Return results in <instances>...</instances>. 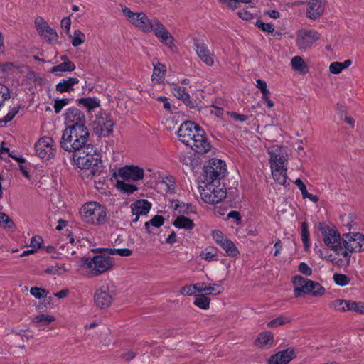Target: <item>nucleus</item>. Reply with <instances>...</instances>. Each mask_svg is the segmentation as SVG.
<instances>
[{
    "label": "nucleus",
    "instance_id": "61",
    "mask_svg": "<svg viewBox=\"0 0 364 364\" xmlns=\"http://www.w3.org/2000/svg\"><path fill=\"white\" fill-rule=\"evenodd\" d=\"M182 101L186 106H188L190 108L198 109V110H200L199 108H198L196 101L192 100L188 93L183 97Z\"/></svg>",
    "mask_w": 364,
    "mask_h": 364
},
{
    "label": "nucleus",
    "instance_id": "16",
    "mask_svg": "<svg viewBox=\"0 0 364 364\" xmlns=\"http://www.w3.org/2000/svg\"><path fill=\"white\" fill-rule=\"evenodd\" d=\"M152 204L146 199H139L131 204V211L132 214H137L138 215H147L151 208Z\"/></svg>",
    "mask_w": 364,
    "mask_h": 364
},
{
    "label": "nucleus",
    "instance_id": "60",
    "mask_svg": "<svg viewBox=\"0 0 364 364\" xmlns=\"http://www.w3.org/2000/svg\"><path fill=\"white\" fill-rule=\"evenodd\" d=\"M287 154L285 151L282 148V151H280L278 154L276 163L274 164L272 168H276L275 165H280L284 167V164L287 161L286 159Z\"/></svg>",
    "mask_w": 364,
    "mask_h": 364
},
{
    "label": "nucleus",
    "instance_id": "22",
    "mask_svg": "<svg viewBox=\"0 0 364 364\" xmlns=\"http://www.w3.org/2000/svg\"><path fill=\"white\" fill-rule=\"evenodd\" d=\"M77 105H82L88 112L100 106V100L97 97H81L76 100Z\"/></svg>",
    "mask_w": 364,
    "mask_h": 364
},
{
    "label": "nucleus",
    "instance_id": "23",
    "mask_svg": "<svg viewBox=\"0 0 364 364\" xmlns=\"http://www.w3.org/2000/svg\"><path fill=\"white\" fill-rule=\"evenodd\" d=\"M276 168H272V174L274 181L277 183L287 186V168L280 165H275Z\"/></svg>",
    "mask_w": 364,
    "mask_h": 364
},
{
    "label": "nucleus",
    "instance_id": "32",
    "mask_svg": "<svg viewBox=\"0 0 364 364\" xmlns=\"http://www.w3.org/2000/svg\"><path fill=\"white\" fill-rule=\"evenodd\" d=\"M196 299L193 304L197 307L206 310L210 307V299L203 294L195 295Z\"/></svg>",
    "mask_w": 364,
    "mask_h": 364
},
{
    "label": "nucleus",
    "instance_id": "35",
    "mask_svg": "<svg viewBox=\"0 0 364 364\" xmlns=\"http://www.w3.org/2000/svg\"><path fill=\"white\" fill-rule=\"evenodd\" d=\"M357 217L355 215L350 213L348 215L347 221L343 223V226H346L349 230L348 232H357L359 230L358 223L356 222Z\"/></svg>",
    "mask_w": 364,
    "mask_h": 364
},
{
    "label": "nucleus",
    "instance_id": "37",
    "mask_svg": "<svg viewBox=\"0 0 364 364\" xmlns=\"http://www.w3.org/2000/svg\"><path fill=\"white\" fill-rule=\"evenodd\" d=\"M55 321V317L51 315L47 314H39L34 317L33 322L35 323L40 324L41 326H48L51 322Z\"/></svg>",
    "mask_w": 364,
    "mask_h": 364
},
{
    "label": "nucleus",
    "instance_id": "52",
    "mask_svg": "<svg viewBox=\"0 0 364 364\" xmlns=\"http://www.w3.org/2000/svg\"><path fill=\"white\" fill-rule=\"evenodd\" d=\"M59 72H73L76 67L73 61H68L58 65Z\"/></svg>",
    "mask_w": 364,
    "mask_h": 364
},
{
    "label": "nucleus",
    "instance_id": "33",
    "mask_svg": "<svg viewBox=\"0 0 364 364\" xmlns=\"http://www.w3.org/2000/svg\"><path fill=\"white\" fill-rule=\"evenodd\" d=\"M116 187L117 189L127 194H132L137 190L136 186L127 183L119 179H117Z\"/></svg>",
    "mask_w": 364,
    "mask_h": 364
},
{
    "label": "nucleus",
    "instance_id": "46",
    "mask_svg": "<svg viewBox=\"0 0 364 364\" xmlns=\"http://www.w3.org/2000/svg\"><path fill=\"white\" fill-rule=\"evenodd\" d=\"M108 255H118L122 257H129L132 254V250L128 248L115 249L108 248Z\"/></svg>",
    "mask_w": 364,
    "mask_h": 364
},
{
    "label": "nucleus",
    "instance_id": "9",
    "mask_svg": "<svg viewBox=\"0 0 364 364\" xmlns=\"http://www.w3.org/2000/svg\"><path fill=\"white\" fill-rule=\"evenodd\" d=\"M65 124H68L69 134L75 132V129L85 128L86 117L82 111L76 107L68 108L63 114Z\"/></svg>",
    "mask_w": 364,
    "mask_h": 364
},
{
    "label": "nucleus",
    "instance_id": "59",
    "mask_svg": "<svg viewBox=\"0 0 364 364\" xmlns=\"http://www.w3.org/2000/svg\"><path fill=\"white\" fill-rule=\"evenodd\" d=\"M229 115L234 121L236 122H242L249 119V117L247 115L239 114L235 112H229Z\"/></svg>",
    "mask_w": 364,
    "mask_h": 364
},
{
    "label": "nucleus",
    "instance_id": "11",
    "mask_svg": "<svg viewBox=\"0 0 364 364\" xmlns=\"http://www.w3.org/2000/svg\"><path fill=\"white\" fill-rule=\"evenodd\" d=\"M321 34L315 30H301L296 38V46L299 50H306L319 40Z\"/></svg>",
    "mask_w": 364,
    "mask_h": 364
},
{
    "label": "nucleus",
    "instance_id": "21",
    "mask_svg": "<svg viewBox=\"0 0 364 364\" xmlns=\"http://www.w3.org/2000/svg\"><path fill=\"white\" fill-rule=\"evenodd\" d=\"M79 82L77 77H68V79H63L60 82L55 85V90L60 93L70 92L74 90V85Z\"/></svg>",
    "mask_w": 364,
    "mask_h": 364
},
{
    "label": "nucleus",
    "instance_id": "47",
    "mask_svg": "<svg viewBox=\"0 0 364 364\" xmlns=\"http://www.w3.org/2000/svg\"><path fill=\"white\" fill-rule=\"evenodd\" d=\"M151 27V31H153L156 37L167 30L157 18L152 19Z\"/></svg>",
    "mask_w": 364,
    "mask_h": 364
},
{
    "label": "nucleus",
    "instance_id": "34",
    "mask_svg": "<svg viewBox=\"0 0 364 364\" xmlns=\"http://www.w3.org/2000/svg\"><path fill=\"white\" fill-rule=\"evenodd\" d=\"M0 226L5 229H8L9 231H14L16 225L14 221L9 218L8 215L3 212H0Z\"/></svg>",
    "mask_w": 364,
    "mask_h": 364
},
{
    "label": "nucleus",
    "instance_id": "51",
    "mask_svg": "<svg viewBox=\"0 0 364 364\" xmlns=\"http://www.w3.org/2000/svg\"><path fill=\"white\" fill-rule=\"evenodd\" d=\"M282 147L279 146H273L269 151V154L270 155L269 162L271 164V168H272V166H274V164L276 163L278 154L280 151H282Z\"/></svg>",
    "mask_w": 364,
    "mask_h": 364
},
{
    "label": "nucleus",
    "instance_id": "10",
    "mask_svg": "<svg viewBox=\"0 0 364 364\" xmlns=\"http://www.w3.org/2000/svg\"><path fill=\"white\" fill-rule=\"evenodd\" d=\"M55 143L50 136L41 137L35 144L36 155L42 159L49 160L55 153Z\"/></svg>",
    "mask_w": 364,
    "mask_h": 364
},
{
    "label": "nucleus",
    "instance_id": "39",
    "mask_svg": "<svg viewBox=\"0 0 364 364\" xmlns=\"http://www.w3.org/2000/svg\"><path fill=\"white\" fill-rule=\"evenodd\" d=\"M291 322V318L285 316H279L272 319L267 323V326L271 328H277L278 326L289 323Z\"/></svg>",
    "mask_w": 364,
    "mask_h": 364
},
{
    "label": "nucleus",
    "instance_id": "20",
    "mask_svg": "<svg viewBox=\"0 0 364 364\" xmlns=\"http://www.w3.org/2000/svg\"><path fill=\"white\" fill-rule=\"evenodd\" d=\"M172 208L178 210L180 215H189L196 213V208L191 203H184L178 199H173L171 201Z\"/></svg>",
    "mask_w": 364,
    "mask_h": 364
},
{
    "label": "nucleus",
    "instance_id": "24",
    "mask_svg": "<svg viewBox=\"0 0 364 364\" xmlns=\"http://www.w3.org/2000/svg\"><path fill=\"white\" fill-rule=\"evenodd\" d=\"M173 225L176 228L191 230L194 228L195 224L193 220L184 215H178L172 223Z\"/></svg>",
    "mask_w": 364,
    "mask_h": 364
},
{
    "label": "nucleus",
    "instance_id": "49",
    "mask_svg": "<svg viewBox=\"0 0 364 364\" xmlns=\"http://www.w3.org/2000/svg\"><path fill=\"white\" fill-rule=\"evenodd\" d=\"M30 293L36 299H41L46 297L48 294V291L43 287H33L30 289Z\"/></svg>",
    "mask_w": 364,
    "mask_h": 364
},
{
    "label": "nucleus",
    "instance_id": "14",
    "mask_svg": "<svg viewBox=\"0 0 364 364\" xmlns=\"http://www.w3.org/2000/svg\"><path fill=\"white\" fill-rule=\"evenodd\" d=\"M193 46L198 56L201 59V60L209 66L213 64L214 61L213 58L210 56V50L203 42H201L198 39H194Z\"/></svg>",
    "mask_w": 364,
    "mask_h": 364
},
{
    "label": "nucleus",
    "instance_id": "7",
    "mask_svg": "<svg viewBox=\"0 0 364 364\" xmlns=\"http://www.w3.org/2000/svg\"><path fill=\"white\" fill-rule=\"evenodd\" d=\"M363 234L358 232L343 233V257L346 259V267L349 265V252H361Z\"/></svg>",
    "mask_w": 364,
    "mask_h": 364
},
{
    "label": "nucleus",
    "instance_id": "48",
    "mask_svg": "<svg viewBox=\"0 0 364 364\" xmlns=\"http://www.w3.org/2000/svg\"><path fill=\"white\" fill-rule=\"evenodd\" d=\"M85 41V34L79 30L74 31V36L72 39V45L74 47H77L83 43Z\"/></svg>",
    "mask_w": 364,
    "mask_h": 364
},
{
    "label": "nucleus",
    "instance_id": "62",
    "mask_svg": "<svg viewBox=\"0 0 364 364\" xmlns=\"http://www.w3.org/2000/svg\"><path fill=\"white\" fill-rule=\"evenodd\" d=\"M228 218H232L235 220L236 225H240L242 223V217L240 212L232 210L228 214Z\"/></svg>",
    "mask_w": 364,
    "mask_h": 364
},
{
    "label": "nucleus",
    "instance_id": "12",
    "mask_svg": "<svg viewBox=\"0 0 364 364\" xmlns=\"http://www.w3.org/2000/svg\"><path fill=\"white\" fill-rule=\"evenodd\" d=\"M144 171L138 166H125L119 169L118 173L114 172L112 177L117 178L120 176L124 180H132L137 181L144 178Z\"/></svg>",
    "mask_w": 364,
    "mask_h": 364
},
{
    "label": "nucleus",
    "instance_id": "8",
    "mask_svg": "<svg viewBox=\"0 0 364 364\" xmlns=\"http://www.w3.org/2000/svg\"><path fill=\"white\" fill-rule=\"evenodd\" d=\"M227 172L226 164L224 161L216 158L208 160V164L203 167V176L205 180H210V182L223 179Z\"/></svg>",
    "mask_w": 364,
    "mask_h": 364
},
{
    "label": "nucleus",
    "instance_id": "56",
    "mask_svg": "<svg viewBox=\"0 0 364 364\" xmlns=\"http://www.w3.org/2000/svg\"><path fill=\"white\" fill-rule=\"evenodd\" d=\"M164 218L161 215H154L151 220H150V224L153 227L156 228H160L161 227L164 223Z\"/></svg>",
    "mask_w": 364,
    "mask_h": 364
},
{
    "label": "nucleus",
    "instance_id": "38",
    "mask_svg": "<svg viewBox=\"0 0 364 364\" xmlns=\"http://www.w3.org/2000/svg\"><path fill=\"white\" fill-rule=\"evenodd\" d=\"M35 26L40 36L42 38H47V34L44 33L43 29L45 28H48L49 31L50 30V27L48 23L45 21L43 18L38 17L35 20Z\"/></svg>",
    "mask_w": 364,
    "mask_h": 364
},
{
    "label": "nucleus",
    "instance_id": "15",
    "mask_svg": "<svg viewBox=\"0 0 364 364\" xmlns=\"http://www.w3.org/2000/svg\"><path fill=\"white\" fill-rule=\"evenodd\" d=\"M95 303L97 307L104 309L109 306L112 303L113 298L109 294V289L100 288L97 290L94 296Z\"/></svg>",
    "mask_w": 364,
    "mask_h": 364
},
{
    "label": "nucleus",
    "instance_id": "19",
    "mask_svg": "<svg viewBox=\"0 0 364 364\" xmlns=\"http://www.w3.org/2000/svg\"><path fill=\"white\" fill-rule=\"evenodd\" d=\"M274 342V336L271 331H263L257 336L255 346L259 348H269Z\"/></svg>",
    "mask_w": 364,
    "mask_h": 364
},
{
    "label": "nucleus",
    "instance_id": "30",
    "mask_svg": "<svg viewBox=\"0 0 364 364\" xmlns=\"http://www.w3.org/2000/svg\"><path fill=\"white\" fill-rule=\"evenodd\" d=\"M225 198L228 199V202L230 207H236V204L240 200L239 190L237 188H229L227 190V196Z\"/></svg>",
    "mask_w": 364,
    "mask_h": 364
},
{
    "label": "nucleus",
    "instance_id": "64",
    "mask_svg": "<svg viewBox=\"0 0 364 364\" xmlns=\"http://www.w3.org/2000/svg\"><path fill=\"white\" fill-rule=\"evenodd\" d=\"M330 72L333 74H339L341 73V62H333L330 65Z\"/></svg>",
    "mask_w": 364,
    "mask_h": 364
},
{
    "label": "nucleus",
    "instance_id": "63",
    "mask_svg": "<svg viewBox=\"0 0 364 364\" xmlns=\"http://www.w3.org/2000/svg\"><path fill=\"white\" fill-rule=\"evenodd\" d=\"M237 15L240 18L245 21H250L255 17V16L252 14H251L246 9H242V11H238Z\"/></svg>",
    "mask_w": 364,
    "mask_h": 364
},
{
    "label": "nucleus",
    "instance_id": "44",
    "mask_svg": "<svg viewBox=\"0 0 364 364\" xmlns=\"http://www.w3.org/2000/svg\"><path fill=\"white\" fill-rule=\"evenodd\" d=\"M255 26L264 32L271 34L274 31V25L263 22L260 18H257Z\"/></svg>",
    "mask_w": 364,
    "mask_h": 364
},
{
    "label": "nucleus",
    "instance_id": "57",
    "mask_svg": "<svg viewBox=\"0 0 364 364\" xmlns=\"http://www.w3.org/2000/svg\"><path fill=\"white\" fill-rule=\"evenodd\" d=\"M105 126H104V137H106L113 132V127L114 124L112 119H106V121H105Z\"/></svg>",
    "mask_w": 364,
    "mask_h": 364
},
{
    "label": "nucleus",
    "instance_id": "43",
    "mask_svg": "<svg viewBox=\"0 0 364 364\" xmlns=\"http://www.w3.org/2000/svg\"><path fill=\"white\" fill-rule=\"evenodd\" d=\"M151 22L152 20H150L148 16L144 13H143L141 19L139 21V28H140L144 32H150L152 28Z\"/></svg>",
    "mask_w": 364,
    "mask_h": 364
},
{
    "label": "nucleus",
    "instance_id": "3",
    "mask_svg": "<svg viewBox=\"0 0 364 364\" xmlns=\"http://www.w3.org/2000/svg\"><path fill=\"white\" fill-rule=\"evenodd\" d=\"M316 228L321 231L323 237L324 243L328 247H331V251L333 250L336 255H338V250H341V242H339L341 236L335 226H330L325 222H320ZM315 251L318 254L321 258L328 261L331 259L333 254L330 253L329 250L325 249L324 250H322L321 249L316 250L315 248Z\"/></svg>",
    "mask_w": 364,
    "mask_h": 364
},
{
    "label": "nucleus",
    "instance_id": "58",
    "mask_svg": "<svg viewBox=\"0 0 364 364\" xmlns=\"http://www.w3.org/2000/svg\"><path fill=\"white\" fill-rule=\"evenodd\" d=\"M298 270L301 274L306 276H311L312 274V269L305 262H301L298 266Z\"/></svg>",
    "mask_w": 364,
    "mask_h": 364
},
{
    "label": "nucleus",
    "instance_id": "25",
    "mask_svg": "<svg viewBox=\"0 0 364 364\" xmlns=\"http://www.w3.org/2000/svg\"><path fill=\"white\" fill-rule=\"evenodd\" d=\"M307 286H306V294H311L314 296H320L324 294L325 289L324 287L318 282L310 280L307 281Z\"/></svg>",
    "mask_w": 364,
    "mask_h": 364
},
{
    "label": "nucleus",
    "instance_id": "6",
    "mask_svg": "<svg viewBox=\"0 0 364 364\" xmlns=\"http://www.w3.org/2000/svg\"><path fill=\"white\" fill-rule=\"evenodd\" d=\"M84 220L94 225H104L107 220V208L98 202L86 203L82 208Z\"/></svg>",
    "mask_w": 364,
    "mask_h": 364
},
{
    "label": "nucleus",
    "instance_id": "4",
    "mask_svg": "<svg viewBox=\"0 0 364 364\" xmlns=\"http://www.w3.org/2000/svg\"><path fill=\"white\" fill-rule=\"evenodd\" d=\"M80 267L89 269L90 277H95L102 274L114 264V259L106 255H96L93 257H84L81 259Z\"/></svg>",
    "mask_w": 364,
    "mask_h": 364
},
{
    "label": "nucleus",
    "instance_id": "1",
    "mask_svg": "<svg viewBox=\"0 0 364 364\" xmlns=\"http://www.w3.org/2000/svg\"><path fill=\"white\" fill-rule=\"evenodd\" d=\"M90 132L87 127L75 129L70 136L68 126L63 132L60 146L72 153L70 156L72 164L81 169L90 170L88 176H99L103 171L101 154L93 145L87 144Z\"/></svg>",
    "mask_w": 364,
    "mask_h": 364
},
{
    "label": "nucleus",
    "instance_id": "26",
    "mask_svg": "<svg viewBox=\"0 0 364 364\" xmlns=\"http://www.w3.org/2000/svg\"><path fill=\"white\" fill-rule=\"evenodd\" d=\"M343 311H353L360 314H364V303L361 301H354L351 300L343 299Z\"/></svg>",
    "mask_w": 364,
    "mask_h": 364
},
{
    "label": "nucleus",
    "instance_id": "5",
    "mask_svg": "<svg viewBox=\"0 0 364 364\" xmlns=\"http://www.w3.org/2000/svg\"><path fill=\"white\" fill-rule=\"evenodd\" d=\"M204 188L199 187L200 194L202 200L208 204H216L225 199L227 196V188L223 184L220 187V182L216 181L210 182V180H205Z\"/></svg>",
    "mask_w": 364,
    "mask_h": 364
},
{
    "label": "nucleus",
    "instance_id": "53",
    "mask_svg": "<svg viewBox=\"0 0 364 364\" xmlns=\"http://www.w3.org/2000/svg\"><path fill=\"white\" fill-rule=\"evenodd\" d=\"M43 239L40 235H35L33 236L31 240V244L30 246L33 247V249L36 250H41L44 247L43 245Z\"/></svg>",
    "mask_w": 364,
    "mask_h": 364
},
{
    "label": "nucleus",
    "instance_id": "45",
    "mask_svg": "<svg viewBox=\"0 0 364 364\" xmlns=\"http://www.w3.org/2000/svg\"><path fill=\"white\" fill-rule=\"evenodd\" d=\"M201 256L206 261H218V257L217 255V250L214 248L211 249H205L204 251L202 252Z\"/></svg>",
    "mask_w": 364,
    "mask_h": 364
},
{
    "label": "nucleus",
    "instance_id": "42",
    "mask_svg": "<svg viewBox=\"0 0 364 364\" xmlns=\"http://www.w3.org/2000/svg\"><path fill=\"white\" fill-rule=\"evenodd\" d=\"M21 108V105H18L16 107H12L9 112L2 119H0V122L7 124L11 122L15 116L18 114Z\"/></svg>",
    "mask_w": 364,
    "mask_h": 364
},
{
    "label": "nucleus",
    "instance_id": "27",
    "mask_svg": "<svg viewBox=\"0 0 364 364\" xmlns=\"http://www.w3.org/2000/svg\"><path fill=\"white\" fill-rule=\"evenodd\" d=\"M226 252L228 256L237 258L240 256V253L235 243L228 237L224 240L220 245Z\"/></svg>",
    "mask_w": 364,
    "mask_h": 364
},
{
    "label": "nucleus",
    "instance_id": "40",
    "mask_svg": "<svg viewBox=\"0 0 364 364\" xmlns=\"http://www.w3.org/2000/svg\"><path fill=\"white\" fill-rule=\"evenodd\" d=\"M101 119H96L93 122V132L100 137H104V126H105V119L101 117Z\"/></svg>",
    "mask_w": 364,
    "mask_h": 364
},
{
    "label": "nucleus",
    "instance_id": "13",
    "mask_svg": "<svg viewBox=\"0 0 364 364\" xmlns=\"http://www.w3.org/2000/svg\"><path fill=\"white\" fill-rule=\"evenodd\" d=\"M296 356L294 349L288 348L271 355L268 359V364H287Z\"/></svg>",
    "mask_w": 364,
    "mask_h": 364
},
{
    "label": "nucleus",
    "instance_id": "28",
    "mask_svg": "<svg viewBox=\"0 0 364 364\" xmlns=\"http://www.w3.org/2000/svg\"><path fill=\"white\" fill-rule=\"evenodd\" d=\"M157 38L161 43L168 46L172 52H178V47L173 43L174 38L167 30L159 35Z\"/></svg>",
    "mask_w": 364,
    "mask_h": 364
},
{
    "label": "nucleus",
    "instance_id": "29",
    "mask_svg": "<svg viewBox=\"0 0 364 364\" xmlns=\"http://www.w3.org/2000/svg\"><path fill=\"white\" fill-rule=\"evenodd\" d=\"M166 73V65L162 63H157L156 65H154L151 80L153 81L156 80L159 82L164 78Z\"/></svg>",
    "mask_w": 364,
    "mask_h": 364
},
{
    "label": "nucleus",
    "instance_id": "31",
    "mask_svg": "<svg viewBox=\"0 0 364 364\" xmlns=\"http://www.w3.org/2000/svg\"><path fill=\"white\" fill-rule=\"evenodd\" d=\"M291 64L294 70L301 73H306L305 69L307 68V65L301 56L293 57L291 60Z\"/></svg>",
    "mask_w": 364,
    "mask_h": 364
},
{
    "label": "nucleus",
    "instance_id": "2",
    "mask_svg": "<svg viewBox=\"0 0 364 364\" xmlns=\"http://www.w3.org/2000/svg\"><path fill=\"white\" fill-rule=\"evenodd\" d=\"M179 140L199 155H204L212 149L204 129L193 121L186 120L177 132Z\"/></svg>",
    "mask_w": 364,
    "mask_h": 364
},
{
    "label": "nucleus",
    "instance_id": "17",
    "mask_svg": "<svg viewBox=\"0 0 364 364\" xmlns=\"http://www.w3.org/2000/svg\"><path fill=\"white\" fill-rule=\"evenodd\" d=\"M309 279L296 275L292 277L291 282L294 286V295L295 298H299L305 295L306 286H307Z\"/></svg>",
    "mask_w": 364,
    "mask_h": 364
},
{
    "label": "nucleus",
    "instance_id": "50",
    "mask_svg": "<svg viewBox=\"0 0 364 364\" xmlns=\"http://www.w3.org/2000/svg\"><path fill=\"white\" fill-rule=\"evenodd\" d=\"M219 1L226 4L229 9L235 10L238 7L240 3L248 4L250 3L252 0H219Z\"/></svg>",
    "mask_w": 364,
    "mask_h": 364
},
{
    "label": "nucleus",
    "instance_id": "18",
    "mask_svg": "<svg viewBox=\"0 0 364 364\" xmlns=\"http://www.w3.org/2000/svg\"><path fill=\"white\" fill-rule=\"evenodd\" d=\"M323 11L321 0H310L306 9V16L310 19H317Z\"/></svg>",
    "mask_w": 364,
    "mask_h": 364
},
{
    "label": "nucleus",
    "instance_id": "55",
    "mask_svg": "<svg viewBox=\"0 0 364 364\" xmlns=\"http://www.w3.org/2000/svg\"><path fill=\"white\" fill-rule=\"evenodd\" d=\"M44 33L47 34V38H44L45 39H47L48 42H53L58 40V35L55 30L50 28V30L48 28H45L44 29Z\"/></svg>",
    "mask_w": 364,
    "mask_h": 364
},
{
    "label": "nucleus",
    "instance_id": "36",
    "mask_svg": "<svg viewBox=\"0 0 364 364\" xmlns=\"http://www.w3.org/2000/svg\"><path fill=\"white\" fill-rule=\"evenodd\" d=\"M301 240L304 244V247L305 250H307L309 248L310 243H309V228H308V223L306 221H303L301 223Z\"/></svg>",
    "mask_w": 364,
    "mask_h": 364
},
{
    "label": "nucleus",
    "instance_id": "54",
    "mask_svg": "<svg viewBox=\"0 0 364 364\" xmlns=\"http://www.w3.org/2000/svg\"><path fill=\"white\" fill-rule=\"evenodd\" d=\"M212 236L215 242L220 245L224 242V240L227 239L228 237L225 236L222 231L219 230H215L212 232Z\"/></svg>",
    "mask_w": 364,
    "mask_h": 364
},
{
    "label": "nucleus",
    "instance_id": "41",
    "mask_svg": "<svg viewBox=\"0 0 364 364\" xmlns=\"http://www.w3.org/2000/svg\"><path fill=\"white\" fill-rule=\"evenodd\" d=\"M171 92L176 97L181 100L188 94V92H186V88L180 86L177 83H173L171 85Z\"/></svg>",
    "mask_w": 364,
    "mask_h": 364
}]
</instances>
